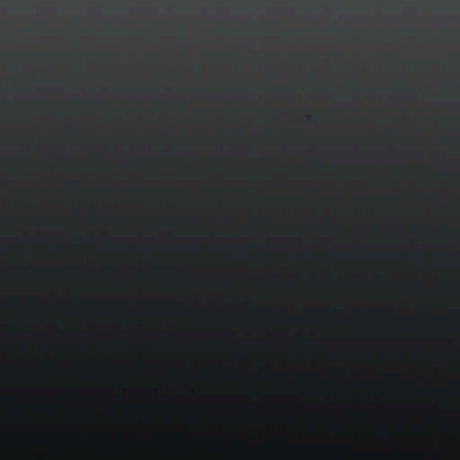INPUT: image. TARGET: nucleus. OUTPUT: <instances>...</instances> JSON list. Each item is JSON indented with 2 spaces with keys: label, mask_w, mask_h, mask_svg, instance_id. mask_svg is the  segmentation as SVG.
Listing matches in <instances>:
<instances>
[{
  "label": "nucleus",
  "mask_w": 460,
  "mask_h": 460,
  "mask_svg": "<svg viewBox=\"0 0 460 460\" xmlns=\"http://www.w3.org/2000/svg\"><path fill=\"white\" fill-rule=\"evenodd\" d=\"M277 0H257L247 4V8L255 13H266L276 5Z\"/></svg>",
  "instance_id": "f257e3e1"
},
{
  "label": "nucleus",
  "mask_w": 460,
  "mask_h": 460,
  "mask_svg": "<svg viewBox=\"0 0 460 460\" xmlns=\"http://www.w3.org/2000/svg\"><path fill=\"white\" fill-rule=\"evenodd\" d=\"M381 5L383 9L385 10H394V11H400L401 9V3H390V4H373L372 9H378V6Z\"/></svg>",
  "instance_id": "f03ea898"
},
{
  "label": "nucleus",
  "mask_w": 460,
  "mask_h": 460,
  "mask_svg": "<svg viewBox=\"0 0 460 460\" xmlns=\"http://www.w3.org/2000/svg\"><path fill=\"white\" fill-rule=\"evenodd\" d=\"M196 8L199 11L205 12V11H208V10L211 9L212 8V4H208V3H199V4H197Z\"/></svg>",
  "instance_id": "7ed1b4c3"
},
{
  "label": "nucleus",
  "mask_w": 460,
  "mask_h": 460,
  "mask_svg": "<svg viewBox=\"0 0 460 460\" xmlns=\"http://www.w3.org/2000/svg\"><path fill=\"white\" fill-rule=\"evenodd\" d=\"M432 9L434 10H438V9H442V8H447L448 7V3H446V4H430Z\"/></svg>",
  "instance_id": "20e7f679"
},
{
  "label": "nucleus",
  "mask_w": 460,
  "mask_h": 460,
  "mask_svg": "<svg viewBox=\"0 0 460 460\" xmlns=\"http://www.w3.org/2000/svg\"><path fill=\"white\" fill-rule=\"evenodd\" d=\"M8 29H14L13 27H9ZM45 29H49V27H46ZM130 29H135L134 27H131ZM146 30H148V29H154L153 27L149 26L148 25V22H147V20L146 19V27L144 28ZM181 29H185L184 27H182ZM196 29H199V27H197ZM280 29H288V27H281Z\"/></svg>",
  "instance_id": "39448f33"
},
{
  "label": "nucleus",
  "mask_w": 460,
  "mask_h": 460,
  "mask_svg": "<svg viewBox=\"0 0 460 460\" xmlns=\"http://www.w3.org/2000/svg\"><path fill=\"white\" fill-rule=\"evenodd\" d=\"M287 6H288V4L283 1V3H282V10L285 11Z\"/></svg>",
  "instance_id": "423d86ee"
},
{
  "label": "nucleus",
  "mask_w": 460,
  "mask_h": 460,
  "mask_svg": "<svg viewBox=\"0 0 460 460\" xmlns=\"http://www.w3.org/2000/svg\"><path fill=\"white\" fill-rule=\"evenodd\" d=\"M174 5H177L178 7H181L182 2L180 1V2L176 3Z\"/></svg>",
  "instance_id": "0eeeda50"
},
{
  "label": "nucleus",
  "mask_w": 460,
  "mask_h": 460,
  "mask_svg": "<svg viewBox=\"0 0 460 460\" xmlns=\"http://www.w3.org/2000/svg\"><path fill=\"white\" fill-rule=\"evenodd\" d=\"M119 5H120V4H111V7H112L113 9H115V8H118Z\"/></svg>",
  "instance_id": "6e6552de"
},
{
  "label": "nucleus",
  "mask_w": 460,
  "mask_h": 460,
  "mask_svg": "<svg viewBox=\"0 0 460 460\" xmlns=\"http://www.w3.org/2000/svg\"><path fill=\"white\" fill-rule=\"evenodd\" d=\"M336 7H337L338 9H340V7H341V4H338Z\"/></svg>",
  "instance_id": "1a4fd4ad"
}]
</instances>
